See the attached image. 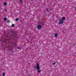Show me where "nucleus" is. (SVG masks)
Wrapping results in <instances>:
<instances>
[{
	"mask_svg": "<svg viewBox=\"0 0 76 76\" xmlns=\"http://www.w3.org/2000/svg\"><path fill=\"white\" fill-rule=\"evenodd\" d=\"M15 26V24H13L12 25V27H14Z\"/></svg>",
	"mask_w": 76,
	"mask_h": 76,
	"instance_id": "obj_11",
	"label": "nucleus"
},
{
	"mask_svg": "<svg viewBox=\"0 0 76 76\" xmlns=\"http://www.w3.org/2000/svg\"><path fill=\"white\" fill-rule=\"evenodd\" d=\"M10 22V21L9 20L7 21V22L8 23H9Z\"/></svg>",
	"mask_w": 76,
	"mask_h": 76,
	"instance_id": "obj_16",
	"label": "nucleus"
},
{
	"mask_svg": "<svg viewBox=\"0 0 76 76\" xmlns=\"http://www.w3.org/2000/svg\"><path fill=\"white\" fill-rule=\"evenodd\" d=\"M64 21L63 20H60L59 22V24H63Z\"/></svg>",
	"mask_w": 76,
	"mask_h": 76,
	"instance_id": "obj_3",
	"label": "nucleus"
},
{
	"mask_svg": "<svg viewBox=\"0 0 76 76\" xmlns=\"http://www.w3.org/2000/svg\"><path fill=\"white\" fill-rule=\"evenodd\" d=\"M18 20H19V19H18V18H17V19H16V20H15V21H16V22H17V21H18Z\"/></svg>",
	"mask_w": 76,
	"mask_h": 76,
	"instance_id": "obj_12",
	"label": "nucleus"
},
{
	"mask_svg": "<svg viewBox=\"0 0 76 76\" xmlns=\"http://www.w3.org/2000/svg\"><path fill=\"white\" fill-rule=\"evenodd\" d=\"M62 20H64L66 19V18L64 17H63L62 18Z\"/></svg>",
	"mask_w": 76,
	"mask_h": 76,
	"instance_id": "obj_8",
	"label": "nucleus"
},
{
	"mask_svg": "<svg viewBox=\"0 0 76 76\" xmlns=\"http://www.w3.org/2000/svg\"><path fill=\"white\" fill-rule=\"evenodd\" d=\"M4 5L6 6V5H7V3H6V2H4Z\"/></svg>",
	"mask_w": 76,
	"mask_h": 76,
	"instance_id": "obj_9",
	"label": "nucleus"
},
{
	"mask_svg": "<svg viewBox=\"0 0 76 76\" xmlns=\"http://www.w3.org/2000/svg\"><path fill=\"white\" fill-rule=\"evenodd\" d=\"M4 11H5V12L7 11V9H4Z\"/></svg>",
	"mask_w": 76,
	"mask_h": 76,
	"instance_id": "obj_13",
	"label": "nucleus"
},
{
	"mask_svg": "<svg viewBox=\"0 0 76 76\" xmlns=\"http://www.w3.org/2000/svg\"><path fill=\"white\" fill-rule=\"evenodd\" d=\"M74 45H76V44H75V43H74Z\"/></svg>",
	"mask_w": 76,
	"mask_h": 76,
	"instance_id": "obj_20",
	"label": "nucleus"
},
{
	"mask_svg": "<svg viewBox=\"0 0 76 76\" xmlns=\"http://www.w3.org/2000/svg\"><path fill=\"white\" fill-rule=\"evenodd\" d=\"M3 76H5V74L4 73L3 74Z\"/></svg>",
	"mask_w": 76,
	"mask_h": 76,
	"instance_id": "obj_15",
	"label": "nucleus"
},
{
	"mask_svg": "<svg viewBox=\"0 0 76 76\" xmlns=\"http://www.w3.org/2000/svg\"><path fill=\"white\" fill-rule=\"evenodd\" d=\"M18 49H20V47H18Z\"/></svg>",
	"mask_w": 76,
	"mask_h": 76,
	"instance_id": "obj_18",
	"label": "nucleus"
},
{
	"mask_svg": "<svg viewBox=\"0 0 76 76\" xmlns=\"http://www.w3.org/2000/svg\"><path fill=\"white\" fill-rule=\"evenodd\" d=\"M42 20H44V19H42Z\"/></svg>",
	"mask_w": 76,
	"mask_h": 76,
	"instance_id": "obj_21",
	"label": "nucleus"
},
{
	"mask_svg": "<svg viewBox=\"0 0 76 76\" xmlns=\"http://www.w3.org/2000/svg\"><path fill=\"white\" fill-rule=\"evenodd\" d=\"M46 10L47 11V12H48V8H47L46 9Z\"/></svg>",
	"mask_w": 76,
	"mask_h": 76,
	"instance_id": "obj_17",
	"label": "nucleus"
},
{
	"mask_svg": "<svg viewBox=\"0 0 76 76\" xmlns=\"http://www.w3.org/2000/svg\"><path fill=\"white\" fill-rule=\"evenodd\" d=\"M58 36V34L57 33H56L55 34V37H57Z\"/></svg>",
	"mask_w": 76,
	"mask_h": 76,
	"instance_id": "obj_6",
	"label": "nucleus"
},
{
	"mask_svg": "<svg viewBox=\"0 0 76 76\" xmlns=\"http://www.w3.org/2000/svg\"><path fill=\"white\" fill-rule=\"evenodd\" d=\"M40 24H41V25H42L44 24V23L43 22H40Z\"/></svg>",
	"mask_w": 76,
	"mask_h": 76,
	"instance_id": "obj_5",
	"label": "nucleus"
},
{
	"mask_svg": "<svg viewBox=\"0 0 76 76\" xmlns=\"http://www.w3.org/2000/svg\"><path fill=\"white\" fill-rule=\"evenodd\" d=\"M55 64H56V63H53V65H55Z\"/></svg>",
	"mask_w": 76,
	"mask_h": 76,
	"instance_id": "obj_14",
	"label": "nucleus"
},
{
	"mask_svg": "<svg viewBox=\"0 0 76 76\" xmlns=\"http://www.w3.org/2000/svg\"><path fill=\"white\" fill-rule=\"evenodd\" d=\"M7 34V39H9L10 38H13L14 37H15L16 35V34L15 33L14 31H12L11 33H10V32Z\"/></svg>",
	"mask_w": 76,
	"mask_h": 76,
	"instance_id": "obj_1",
	"label": "nucleus"
},
{
	"mask_svg": "<svg viewBox=\"0 0 76 76\" xmlns=\"http://www.w3.org/2000/svg\"><path fill=\"white\" fill-rule=\"evenodd\" d=\"M52 10V9H50V10Z\"/></svg>",
	"mask_w": 76,
	"mask_h": 76,
	"instance_id": "obj_19",
	"label": "nucleus"
},
{
	"mask_svg": "<svg viewBox=\"0 0 76 76\" xmlns=\"http://www.w3.org/2000/svg\"><path fill=\"white\" fill-rule=\"evenodd\" d=\"M37 28L38 29H40L41 28V26L40 25H39L37 27Z\"/></svg>",
	"mask_w": 76,
	"mask_h": 76,
	"instance_id": "obj_4",
	"label": "nucleus"
},
{
	"mask_svg": "<svg viewBox=\"0 0 76 76\" xmlns=\"http://www.w3.org/2000/svg\"><path fill=\"white\" fill-rule=\"evenodd\" d=\"M4 20L5 21H6V20H7V18H6V17H5L4 19Z\"/></svg>",
	"mask_w": 76,
	"mask_h": 76,
	"instance_id": "obj_7",
	"label": "nucleus"
},
{
	"mask_svg": "<svg viewBox=\"0 0 76 76\" xmlns=\"http://www.w3.org/2000/svg\"><path fill=\"white\" fill-rule=\"evenodd\" d=\"M22 0H20V3H22V2H23Z\"/></svg>",
	"mask_w": 76,
	"mask_h": 76,
	"instance_id": "obj_10",
	"label": "nucleus"
},
{
	"mask_svg": "<svg viewBox=\"0 0 76 76\" xmlns=\"http://www.w3.org/2000/svg\"><path fill=\"white\" fill-rule=\"evenodd\" d=\"M37 70H38V72H41V70L39 69H40V66H39V63H37Z\"/></svg>",
	"mask_w": 76,
	"mask_h": 76,
	"instance_id": "obj_2",
	"label": "nucleus"
}]
</instances>
